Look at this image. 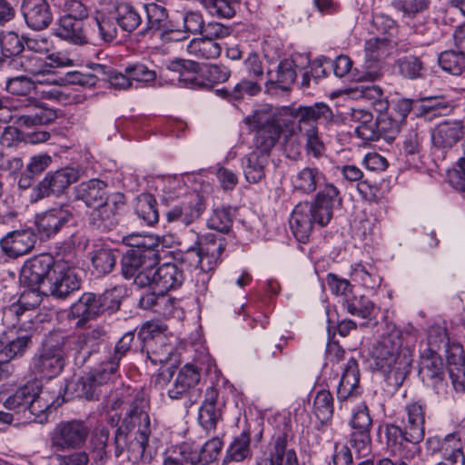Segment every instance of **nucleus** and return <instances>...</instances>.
I'll return each instance as SVG.
<instances>
[{
	"label": "nucleus",
	"instance_id": "55",
	"mask_svg": "<svg viewBox=\"0 0 465 465\" xmlns=\"http://www.w3.org/2000/svg\"><path fill=\"white\" fill-rule=\"evenodd\" d=\"M393 50L392 42L386 36L371 37L365 42L366 57L384 60Z\"/></svg>",
	"mask_w": 465,
	"mask_h": 465
},
{
	"label": "nucleus",
	"instance_id": "61",
	"mask_svg": "<svg viewBox=\"0 0 465 465\" xmlns=\"http://www.w3.org/2000/svg\"><path fill=\"white\" fill-rule=\"evenodd\" d=\"M207 224L209 228L220 232H228L232 225V213L231 207L217 208L210 216Z\"/></svg>",
	"mask_w": 465,
	"mask_h": 465
},
{
	"label": "nucleus",
	"instance_id": "28",
	"mask_svg": "<svg viewBox=\"0 0 465 465\" xmlns=\"http://www.w3.org/2000/svg\"><path fill=\"white\" fill-rule=\"evenodd\" d=\"M84 26V20L70 15H63L57 22L54 35L74 45H84L88 43L90 37L89 28L85 29Z\"/></svg>",
	"mask_w": 465,
	"mask_h": 465
},
{
	"label": "nucleus",
	"instance_id": "8",
	"mask_svg": "<svg viewBox=\"0 0 465 465\" xmlns=\"http://www.w3.org/2000/svg\"><path fill=\"white\" fill-rule=\"evenodd\" d=\"M134 333L128 331L117 341L113 357L100 367L85 376L81 377L76 382L75 391L79 397L87 400L97 398L101 391L100 387L107 384L115 374L119 362L123 356L130 350Z\"/></svg>",
	"mask_w": 465,
	"mask_h": 465
},
{
	"label": "nucleus",
	"instance_id": "14",
	"mask_svg": "<svg viewBox=\"0 0 465 465\" xmlns=\"http://www.w3.org/2000/svg\"><path fill=\"white\" fill-rule=\"evenodd\" d=\"M80 179L77 169L65 167L49 172L34 189L36 200L45 197L61 196L68 187Z\"/></svg>",
	"mask_w": 465,
	"mask_h": 465
},
{
	"label": "nucleus",
	"instance_id": "37",
	"mask_svg": "<svg viewBox=\"0 0 465 465\" xmlns=\"http://www.w3.org/2000/svg\"><path fill=\"white\" fill-rule=\"evenodd\" d=\"M141 350L145 351L148 360L156 365L168 361L174 349L164 334H159L154 340H147L143 342Z\"/></svg>",
	"mask_w": 465,
	"mask_h": 465
},
{
	"label": "nucleus",
	"instance_id": "48",
	"mask_svg": "<svg viewBox=\"0 0 465 465\" xmlns=\"http://www.w3.org/2000/svg\"><path fill=\"white\" fill-rule=\"evenodd\" d=\"M206 11L217 17L232 18L242 0H197Z\"/></svg>",
	"mask_w": 465,
	"mask_h": 465
},
{
	"label": "nucleus",
	"instance_id": "53",
	"mask_svg": "<svg viewBox=\"0 0 465 465\" xmlns=\"http://www.w3.org/2000/svg\"><path fill=\"white\" fill-rule=\"evenodd\" d=\"M116 254L108 247H100L94 251L92 264L97 275H104L112 272L116 263Z\"/></svg>",
	"mask_w": 465,
	"mask_h": 465
},
{
	"label": "nucleus",
	"instance_id": "2",
	"mask_svg": "<svg viewBox=\"0 0 465 465\" xmlns=\"http://www.w3.org/2000/svg\"><path fill=\"white\" fill-rule=\"evenodd\" d=\"M426 405L412 401L405 406L403 427L388 424L385 427L387 447L402 459L412 460L420 453L419 443L425 435Z\"/></svg>",
	"mask_w": 465,
	"mask_h": 465
},
{
	"label": "nucleus",
	"instance_id": "22",
	"mask_svg": "<svg viewBox=\"0 0 465 465\" xmlns=\"http://www.w3.org/2000/svg\"><path fill=\"white\" fill-rule=\"evenodd\" d=\"M44 99L40 96L27 97L21 104V108H25L26 113L18 115L16 123L20 125L33 126L37 124H45L56 119V111L45 105L40 102Z\"/></svg>",
	"mask_w": 465,
	"mask_h": 465
},
{
	"label": "nucleus",
	"instance_id": "45",
	"mask_svg": "<svg viewBox=\"0 0 465 465\" xmlns=\"http://www.w3.org/2000/svg\"><path fill=\"white\" fill-rule=\"evenodd\" d=\"M134 212L147 225H153L159 221L157 203L151 193H141L137 196Z\"/></svg>",
	"mask_w": 465,
	"mask_h": 465
},
{
	"label": "nucleus",
	"instance_id": "38",
	"mask_svg": "<svg viewBox=\"0 0 465 465\" xmlns=\"http://www.w3.org/2000/svg\"><path fill=\"white\" fill-rule=\"evenodd\" d=\"M217 398L218 391L213 386L208 387L203 403L199 410V421L207 430L214 429L221 419V412L216 408Z\"/></svg>",
	"mask_w": 465,
	"mask_h": 465
},
{
	"label": "nucleus",
	"instance_id": "52",
	"mask_svg": "<svg viewBox=\"0 0 465 465\" xmlns=\"http://www.w3.org/2000/svg\"><path fill=\"white\" fill-rule=\"evenodd\" d=\"M163 465H206V461L194 447L184 443L179 448V456H167Z\"/></svg>",
	"mask_w": 465,
	"mask_h": 465
},
{
	"label": "nucleus",
	"instance_id": "57",
	"mask_svg": "<svg viewBox=\"0 0 465 465\" xmlns=\"http://www.w3.org/2000/svg\"><path fill=\"white\" fill-rule=\"evenodd\" d=\"M314 412L321 421L329 420L333 414V398L329 391L322 390L314 398Z\"/></svg>",
	"mask_w": 465,
	"mask_h": 465
},
{
	"label": "nucleus",
	"instance_id": "16",
	"mask_svg": "<svg viewBox=\"0 0 465 465\" xmlns=\"http://www.w3.org/2000/svg\"><path fill=\"white\" fill-rule=\"evenodd\" d=\"M372 420L369 410L364 402L357 406L351 420L352 429L351 444L361 456H367L371 451V428Z\"/></svg>",
	"mask_w": 465,
	"mask_h": 465
},
{
	"label": "nucleus",
	"instance_id": "51",
	"mask_svg": "<svg viewBox=\"0 0 465 465\" xmlns=\"http://www.w3.org/2000/svg\"><path fill=\"white\" fill-rule=\"evenodd\" d=\"M201 213V205L196 203H192V204L183 203L169 210L166 213V218L170 223L179 222L183 225H189L197 219Z\"/></svg>",
	"mask_w": 465,
	"mask_h": 465
},
{
	"label": "nucleus",
	"instance_id": "1",
	"mask_svg": "<svg viewBox=\"0 0 465 465\" xmlns=\"http://www.w3.org/2000/svg\"><path fill=\"white\" fill-rule=\"evenodd\" d=\"M21 281L38 292L56 299H65L80 289V280L68 262L63 260L52 263L45 255L35 258L22 269Z\"/></svg>",
	"mask_w": 465,
	"mask_h": 465
},
{
	"label": "nucleus",
	"instance_id": "35",
	"mask_svg": "<svg viewBox=\"0 0 465 465\" xmlns=\"http://www.w3.org/2000/svg\"><path fill=\"white\" fill-rule=\"evenodd\" d=\"M351 121L355 124L357 137L364 142L377 141L378 124L370 111L361 108L351 109Z\"/></svg>",
	"mask_w": 465,
	"mask_h": 465
},
{
	"label": "nucleus",
	"instance_id": "39",
	"mask_svg": "<svg viewBox=\"0 0 465 465\" xmlns=\"http://www.w3.org/2000/svg\"><path fill=\"white\" fill-rule=\"evenodd\" d=\"M112 9L115 21L123 31L131 33L142 23V16L139 11L127 2L117 3Z\"/></svg>",
	"mask_w": 465,
	"mask_h": 465
},
{
	"label": "nucleus",
	"instance_id": "59",
	"mask_svg": "<svg viewBox=\"0 0 465 465\" xmlns=\"http://www.w3.org/2000/svg\"><path fill=\"white\" fill-rule=\"evenodd\" d=\"M33 383L37 384V391L30 398L27 411L35 416L40 417L52 406V401L48 398V392L42 390V383L37 379L33 381Z\"/></svg>",
	"mask_w": 465,
	"mask_h": 465
},
{
	"label": "nucleus",
	"instance_id": "60",
	"mask_svg": "<svg viewBox=\"0 0 465 465\" xmlns=\"http://www.w3.org/2000/svg\"><path fill=\"white\" fill-rule=\"evenodd\" d=\"M425 138L426 133L424 129L418 126L411 128L404 135L402 145L404 153L411 155L420 153L422 150Z\"/></svg>",
	"mask_w": 465,
	"mask_h": 465
},
{
	"label": "nucleus",
	"instance_id": "29",
	"mask_svg": "<svg viewBox=\"0 0 465 465\" xmlns=\"http://www.w3.org/2000/svg\"><path fill=\"white\" fill-rule=\"evenodd\" d=\"M117 25L113 9L107 12H97L96 15L86 24L90 37H98L104 43H110L115 39Z\"/></svg>",
	"mask_w": 465,
	"mask_h": 465
},
{
	"label": "nucleus",
	"instance_id": "49",
	"mask_svg": "<svg viewBox=\"0 0 465 465\" xmlns=\"http://www.w3.org/2000/svg\"><path fill=\"white\" fill-rule=\"evenodd\" d=\"M35 391H37V384L33 381H28L23 387H20L13 395L9 396L4 402V405L8 410L14 411H27L29 400L32 398Z\"/></svg>",
	"mask_w": 465,
	"mask_h": 465
},
{
	"label": "nucleus",
	"instance_id": "62",
	"mask_svg": "<svg viewBox=\"0 0 465 465\" xmlns=\"http://www.w3.org/2000/svg\"><path fill=\"white\" fill-rule=\"evenodd\" d=\"M123 242L130 246V250H140L144 253L148 250H157L160 246L158 241L153 235L131 233L123 237Z\"/></svg>",
	"mask_w": 465,
	"mask_h": 465
},
{
	"label": "nucleus",
	"instance_id": "43",
	"mask_svg": "<svg viewBox=\"0 0 465 465\" xmlns=\"http://www.w3.org/2000/svg\"><path fill=\"white\" fill-rule=\"evenodd\" d=\"M268 75V84H275L278 88L284 91L290 90L296 79L294 62L290 59L281 61L277 70L274 73L269 72Z\"/></svg>",
	"mask_w": 465,
	"mask_h": 465
},
{
	"label": "nucleus",
	"instance_id": "21",
	"mask_svg": "<svg viewBox=\"0 0 465 465\" xmlns=\"http://www.w3.org/2000/svg\"><path fill=\"white\" fill-rule=\"evenodd\" d=\"M45 81L33 80L28 75H17L6 82V90L15 95L40 96L48 100H60L64 94L57 89L43 88Z\"/></svg>",
	"mask_w": 465,
	"mask_h": 465
},
{
	"label": "nucleus",
	"instance_id": "63",
	"mask_svg": "<svg viewBox=\"0 0 465 465\" xmlns=\"http://www.w3.org/2000/svg\"><path fill=\"white\" fill-rule=\"evenodd\" d=\"M430 0H397L396 8L405 18H415L423 14L430 5Z\"/></svg>",
	"mask_w": 465,
	"mask_h": 465
},
{
	"label": "nucleus",
	"instance_id": "4",
	"mask_svg": "<svg viewBox=\"0 0 465 465\" xmlns=\"http://www.w3.org/2000/svg\"><path fill=\"white\" fill-rule=\"evenodd\" d=\"M325 193L316 195L312 203L303 202L298 203L291 215L290 227L294 237L300 242H307L313 224L326 226L332 218L333 202L336 198L334 188L329 186Z\"/></svg>",
	"mask_w": 465,
	"mask_h": 465
},
{
	"label": "nucleus",
	"instance_id": "15",
	"mask_svg": "<svg viewBox=\"0 0 465 465\" xmlns=\"http://www.w3.org/2000/svg\"><path fill=\"white\" fill-rule=\"evenodd\" d=\"M88 434L89 428L83 421H62L51 434V444L58 450L77 449L84 444Z\"/></svg>",
	"mask_w": 465,
	"mask_h": 465
},
{
	"label": "nucleus",
	"instance_id": "23",
	"mask_svg": "<svg viewBox=\"0 0 465 465\" xmlns=\"http://www.w3.org/2000/svg\"><path fill=\"white\" fill-rule=\"evenodd\" d=\"M254 465H300L294 449L290 448L285 434L273 438L270 453L256 457Z\"/></svg>",
	"mask_w": 465,
	"mask_h": 465
},
{
	"label": "nucleus",
	"instance_id": "64",
	"mask_svg": "<svg viewBox=\"0 0 465 465\" xmlns=\"http://www.w3.org/2000/svg\"><path fill=\"white\" fill-rule=\"evenodd\" d=\"M1 50L4 56L16 57L24 50L23 40L14 32H8L2 38L0 37Z\"/></svg>",
	"mask_w": 465,
	"mask_h": 465
},
{
	"label": "nucleus",
	"instance_id": "11",
	"mask_svg": "<svg viewBox=\"0 0 465 465\" xmlns=\"http://www.w3.org/2000/svg\"><path fill=\"white\" fill-rule=\"evenodd\" d=\"M67 62H69V59L61 57L59 54H52L43 57L34 53H26L20 56L12 57L9 61V66L13 70L25 72L26 75L38 77L51 74L54 67L66 65Z\"/></svg>",
	"mask_w": 465,
	"mask_h": 465
},
{
	"label": "nucleus",
	"instance_id": "19",
	"mask_svg": "<svg viewBox=\"0 0 465 465\" xmlns=\"http://www.w3.org/2000/svg\"><path fill=\"white\" fill-rule=\"evenodd\" d=\"M465 126L460 121H444L430 131L431 145L435 152L444 154L464 136Z\"/></svg>",
	"mask_w": 465,
	"mask_h": 465
},
{
	"label": "nucleus",
	"instance_id": "3",
	"mask_svg": "<svg viewBox=\"0 0 465 465\" xmlns=\"http://www.w3.org/2000/svg\"><path fill=\"white\" fill-rule=\"evenodd\" d=\"M371 351L376 367L387 375L394 386H401L410 372L411 352L402 348V334L396 327L388 328Z\"/></svg>",
	"mask_w": 465,
	"mask_h": 465
},
{
	"label": "nucleus",
	"instance_id": "30",
	"mask_svg": "<svg viewBox=\"0 0 465 465\" xmlns=\"http://www.w3.org/2000/svg\"><path fill=\"white\" fill-rule=\"evenodd\" d=\"M183 282V272L176 264L171 262L163 263L156 270L153 268L149 278V285L153 284L160 290V292L176 289L181 286Z\"/></svg>",
	"mask_w": 465,
	"mask_h": 465
},
{
	"label": "nucleus",
	"instance_id": "7",
	"mask_svg": "<svg viewBox=\"0 0 465 465\" xmlns=\"http://www.w3.org/2000/svg\"><path fill=\"white\" fill-rule=\"evenodd\" d=\"M149 408V401L143 393L137 392L123 420V426L126 430L136 429L134 440L127 446L128 460L133 463H137L143 459L154 428L148 413Z\"/></svg>",
	"mask_w": 465,
	"mask_h": 465
},
{
	"label": "nucleus",
	"instance_id": "56",
	"mask_svg": "<svg viewBox=\"0 0 465 465\" xmlns=\"http://www.w3.org/2000/svg\"><path fill=\"white\" fill-rule=\"evenodd\" d=\"M376 124L378 131L377 141L380 138H383L387 141L394 140L397 134L400 132L401 122L398 119H393L391 115L380 113V115L376 118Z\"/></svg>",
	"mask_w": 465,
	"mask_h": 465
},
{
	"label": "nucleus",
	"instance_id": "58",
	"mask_svg": "<svg viewBox=\"0 0 465 465\" xmlns=\"http://www.w3.org/2000/svg\"><path fill=\"white\" fill-rule=\"evenodd\" d=\"M196 66L197 64L191 61L180 60L173 61L168 65V69L178 74V80L184 83L185 85L196 84Z\"/></svg>",
	"mask_w": 465,
	"mask_h": 465
},
{
	"label": "nucleus",
	"instance_id": "25",
	"mask_svg": "<svg viewBox=\"0 0 465 465\" xmlns=\"http://www.w3.org/2000/svg\"><path fill=\"white\" fill-rule=\"evenodd\" d=\"M35 242L36 235L32 229L16 230L1 239L0 247L6 255L16 258L31 252Z\"/></svg>",
	"mask_w": 465,
	"mask_h": 465
},
{
	"label": "nucleus",
	"instance_id": "33",
	"mask_svg": "<svg viewBox=\"0 0 465 465\" xmlns=\"http://www.w3.org/2000/svg\"><path fill=\"white\" fill-rule=\"evenodd\" d=\"M347 94L352 99H363L370 103L379 112H386L389 108V101L383 90L377 84H358L347 90Z\"/></svg>",
	"mask_w": 465,
	"mask_h": 465
},
{
	"label": "nucleus",
	"instance_id": "6",
	"mask_svg": "<svg viewBox=\"0 0 465 465\" xmlns=\"http://www.w3.org/2000/svg\"><path fill=\"white\" fill-rule=\"evenodd\" d=\"M286 112L297 120V128L292 130V134L297 131L304 139L307 156L318 160L325 156L326 146L319 132L317 122L321 119L331 121L333 119L331 109L324 103H316L309 106L287 108Z\"/></svg>",
	"mask_w": 465,
	"mask_h": 465
},
{
	"label": "nucleus",
	"instance_id": "41",
	"mask_svg": "<svg viewBox=\"0 0 465 465\" xmlns=\"http://www.w3.org/2000/svg\"><path fill=\"white\" fill-rule=\"evenodd\" d=\"M394 67L402 77L411 80L423 78L427 73L421 56L405 55L395 61Z\"/></svg>",
	"mask_w": 465,
	"mask_h": 465
},
{
	"label": "nucleus",
	"instance_id": "9",
	"mask_svg": "<svg viewBox=\"0 0 465 465\" xmlns=\"http://www.w3.org/2000/svg\"><path fill=\"white\" fill-rule=\"evenodd\" d=\"M224 250V240L214 233H206L198 238L195 246L185 252L184 260L190 266L199 269L196 281L202 282V290H205L210 280L209 272L217 265L218 260Z\"/></svg>",
	"mask_w": 465,
	"mask_h": 465
},
{
	"label": "nucleus",
	"instance_id": "27",
	"mask_svg": "<svg viewBox=\"0 0 465 465\" xmlns=\"http://www.w3.org/2000/svg\"><path fill=\"white\" fill-rule=\"evenodd\" d=\"M74 198L83 201L87 207L94 208L107 201V183L100 179L82 182L74 188Z\"/></svg>",
	"mask_w": 465,
	"mask_h": 465
},
{
	"label": "nucleus",
	"instance_id": "54",
	"mask_svg": "<svg viewBox=\"0 0 465 465\" xmlns=\"http://www.w3.org/2000/svg\"><path fill=\"white\" fill-rule=\"evenodd\" d=\"M438 60L444 71L454 75H460L465 70V54L458 50L442 52Z\"/></svg>",
	"mask_w": 465,
	"mask_h": 465
},
{
	"label": "nucleus",
	"instance_id": "24",
	"mask_svg": "<svg viewBox=\"0 0 465 465\" xmlns=\"http://www.w3.org/2000/svg\"><path fill=\"white\" fill-rule=\"evenodd\" d=\"M419 375L423 382L433 386L437 390V393L446 387L443 382V363L434 350L428 349L421 354Z\"/></svg>",
	"mask_w": 465,
	"mask_h": 465
},
{
	"label": "nucleus",
	"instance_id": "50",
	"mask_svg": "<svg viewBox=\"0 0 465 465\" xmlns=\"http://www.w3.org/2000/svg\"><path fill=\"white\" fill-rule=\"evenodd\" d=\"M147 17V29L154 31L169 30L167 9L160 4L149 3L143 6Z\"/></svg>",
	"mask_w": 465,
	"mask_h": 465
},
{
	"label": "nucleus",
	"instance_id": "34",
	"mask_svg": "<svg viewBox=\"0 0 465 465\" xmlns=\"http://www.w3.org/2000/svg\"><path fill=\"white\" fill-rule=\"evenodd\" d=\"M100 306L101 303L98 301L97 294L84 292L78 301L72 305L70 314L73 318L78 319L76 325L82 326L86 322L101 314Z\"/></svg>",
	"mask_w": 465,
	"mask_h": 465
},
{
	"label": "nucleus",
	"instance_id": "26",
	"mask_svg": "<svg viewBox=\"0 0 465 465\" xmlns=\"http://www.w3.org/2000/svg\"><path fill=\"white\" fill-rule=\"evenodd\" d=\"M447 369L456 391H465V351L459 343L446 347Z\"/></svg>",
	"mask_w": 465,
	"mask_h": 465
},
{
	"label": "nucleus",
	"instance_id": "13",
	"mask_svg": "<svg viewBox=\"0 0 465 465\" xmlns=\"http://www.w3.org/2000/svg\"><path fill=\"white\" fill-rule=\"evenodd\" d=\"M125 205L124 193L115 192L110 193L106 202L93 209L90 213V223L97 230L108 232L114 230L118 223L120 214Z\"/></svg>",
	"mask_w": 465,
	"mask_h": 465
},
{
	"label": "nucleus",
	"instance_id": "31",
	"mask_svg": "<svg viewBox=\"0 0 465 465\" xmlns=\"http://www.w3.org/2000/svg\"><path fill=\"white\" fill-rule=\"evenodd\" d=\"M22 12L27 25L35 30L45 29L53 18L45 0H24Z\"/></svg>",
	"mask_w": 465,
	"mask_h": 465
},
{
	"label": "nucleus",
	"instance_id": "46",
	"mask_svg": "<svg viewBox=\"0 0 465 465\" xmlns=\"http://www.w3.org/2000/svg\"><path fill=\"white\" fill-rule=\"evenodd\" d=\"M31 343V333L27 331L23 334L9 339L3 349L0 350V362H8L15 357L24 355Z\"/></svg>",
	"mask_w": 465,
	"mask_h": 465
},
{
	"label": "nucleus",
	"instance_id": "40",
	"mask_svg": "<svg viewBox=\"0 0 465 465\" xmlns=\"http://www.w3.org/2000/svg\"><path fill=\"white\" fill-rule=\"evenodd\" d=\"M439 454L450 465H465L463 444L458 433L442 437Z\"/></svg>",
	"mask_w": 465,
	"mask_h": 465
},
{
	"label": "nucleus",
	"instance_id": "36",
	"mask_svg": "<svg viewBox=\"0 0 465 465\" xmlns=\"http://www.w3.org/2000/svg\"><path fill=\"white\" fill-rule=\"evenodd\" d=\"M251 434L249 431H242L239 435L232 438L229 444L226 454L223 460V465L229 462H242L252 456L251 447Z\"/></svg>",
	"mask_w": 465,
	"mask_h": 465
},
{
	"label": "nucleus",
	"instance_id": "20",
	"mask_svg": "<svg viewBox=\"0 0 465 465\" xmlns=\"http://www.w3.org/2000/svg\"><path fill=\"white\" fill-rule=\"evenodd\" d=\"M361 392L358 363L356 360L351 358L347 361L337 387V399L340 408L349 410L350 404L354 402Z\"/></svg>",
	"mask_w": 465,
	"mask_h": 465
},
{
	"label": "nucleus",
	"instance_id": "12",
	"mask_svg": "<svg viewBox=\"0 0 465 465\" xmlns=\"http://www.w3.org/2000/svg\"><path fill=\"white\" fill-rule=\"evenodd\" d=\"M291 182L295 192L306 195H310L316 191H318L316 195H320V193H325V189L331 186L336 192L337 198L333 202V205H338L341 202L339 189L332 183L328 182L324 172L316 166L308 165L302 168L292 176Z\"/></svg>",
	"mask_w": 465,
	"mask_h": 465
},
{
	"label": "nucleus",
	"instance_id": "17",
	"mask_svg": "<svg viewBox=\"0 0 465 465\" xmlns=\"http://www.w3.org/2000/svg\"><path fill=\"white\" fill-rule=\"evenodd\" d=\"M74 206L68 203L51 208L36 216L35 225L41 237L54 236L63 226L73 221L75 215Z\"/></svg>",
	"mask_w": 465,
	"mask_h": 465
},
{
	"label": "nucleus",
	"instance_id": "32",
	"mask_svg": "<svg viewBox=\"0 0 465 465\" xmlns=\"http://www.w3.org/2000/svg\"><path fill=\"white\" fill-rule=\"evenodd\" d=\"M200 377L197 368L192 364H185L180 369L168 389V396L173 400L182 399L199 382Z\"/></svg>",
	"mask_w": 465,
	"mask_h": 465
},
{
	"label": "nucleus",
	"instance_id": "10",
	"mask_svg": "<svg viewBox=\"0 0 465 465\" xmlns=\"http://www.w3.org/2000/svg\"><path fill=\"white\" fill-rule=\"evenodd\" d=\"M160 260L157 250H148L144 253L140 250H128L122 258V273L125 279H134L141 286L149 285L152 271Z\"/></svg>",
	"mask_w": 465,
	"mask_h": 465
},
{
	"label": "nucleus",
	"instance_id": "5",
	"mask_svg": "<svg viewBox=\"0 0 465 465\" xmlns=\"http://www.w3.org/2000/svg\"><path fill=\"white\" fill-rule=\"evenodd\" d=\"M256 114L261 125L254 134V150L242 158V168L247 182L255 183L265 176L264 168L268 163L271 150L278 142L282 129L277 121L270 116L264 123Z\"/></svg>",
	"mask_w": 465,
	"mask_h": 465
},
{
	"label": "nucleus",
	"instance_id": "18",
	"mask_svg": "<svg viewBox=\"0 0 465 465\" xmlns=\"http://www.w3.org/2000/svg\"><path fill=\"white\" fill-rule=\"evenodd\" d=\"M64 365V352L59 345L45 343L32 361L31 370L35 376L51 379L58 375Z\"/></svg>",
	"mask_w": 465,
	"mask_h": 465
},
{
	"label": "nucleus",
	"instance_id": "47",
	"mask_svg": "<svg viewBox=\"0 0 465 465\" xmlns=\"http://www.w3.org/2000/svg\"><path fill=\"white\" fill-rule=\"evenodd\" d=\"M187 52L198 59H215L221 54L222 47L203 36L193 39L187 45Z\"/></svg>",
	"mask_w": 465,
	"mask_h": 465
},
{
	"label": "nucleus",
	"instance_id": "44",
	"mask_svg": "<svg viewBox=\"0 0 465 465\" xmlns=\"http://www.w3.org/2000/svg\"><path fill=\"white\" fill-rule=\"evenodd\" d=\"M341 303L342 309L348 313L362 319L370 318L375 309L374 303L368 297L356 296L353 293L349 297L342 298Z\"/></svg>",
	"mask_w": 465,
	"mask_h": 465
},
{
	"label": "nucleus",
	"instance_id": "42",
	"mask_svg": "<svg viewBox=\"0 0 465 465\" xmlns=\"http://www.w3.org/2000/svg\"><path fill=\"white\" fill-rule=\"evenodd\" d=\"M351 276L353 282L371 291H376L381 283V277L377 269L369 263L355 264L351 269Z\"/></svg>",
	"mask_w": 465,
	"mask_h": 465
}]
</instances>
